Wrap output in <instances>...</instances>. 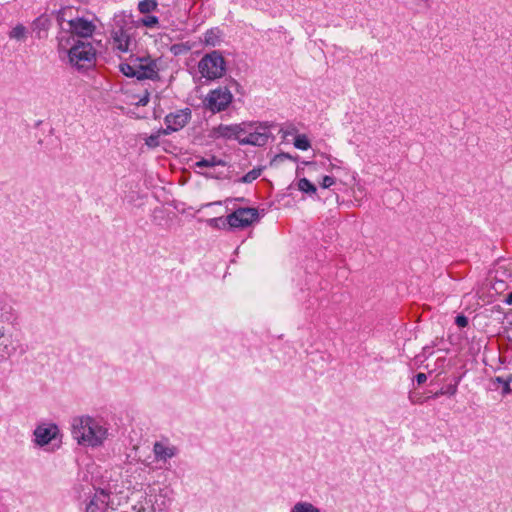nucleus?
Listing matches in <instances>:
<instances>
[{"instance_id": "f257e3e1", "label": "nucleus", "mask_w": 512, "mask_h": 512, "mask_svg": "<svg viewBox=\"0 0 512 512\" xmlns=\"http://www.w3.org/2000/svg\"><path fill=\"white\" fill-rule=\"evenodd\" d=\"M71 435L80 446L97 448L108 438L109 429L100 418L80 415L71 420Z\"/></svg>"}, {"instance_id": "f03ea898", "label": "nucleus", "mask_w": 512, "mask_h": 512, "mask_svg": "<svg viewBox=\"0 0 512 512\" xmlns=\"http://www.w3.org/2000/svg\"><path fill=\"white\" fill-rule=\"evenodd\" d=\"M58 52L61 58L67 57L70 65L77 69L90 67L96 56L91 43L81 41L67 33H61L58 37Z\"/></svg>"}, {"instance_id": "7ed1b4c3", "label": "nucleus", "mask_w": 512, "mask_h": 512, "mask_svg": "<svg viewBox=\"0 0 512 512\" xmlns=\"http://www.w3.org/2000/svg\"><path fill=\"white\" fill-rule=\"evenodd\" d=\"M119 69L125 76L135 77L138 80L154 79L157 77L155 63L147 58L131 59L128 63H121Z\"/></svg>"}, {"instance_id": "20e7f679", "label": "nucleus", "mask_w": 512, "mask_h": 512, "mask_svg": "<svg viewBox=\"0 0 512 512\" xmlns=\"http://www.w3.org/2000/svg\"><path fill=\"white\" fill-rule=\"evenodd\" d=\"M198 69L202 77L207 80L221 78L226 71V63L218 51L206 54L198 63Z\"/></svg>"}, {"instance_id": "39448f33", "label": "nucleus", "mask_w": 512, "mask_h": 512, "mask_svg": "<svg viewBox=\"0 0 512 512\" xmlns=\"http://www.w3.org/2000/svg\"><path fill=\"white\" fill-rule=\"evenodd\" d=\"M244 127L241 145L264 146L268 142L272 127L268 122L244 123Z\"/></svg>"}, {"instance_id": "423d86ee", "label": "nucleus", "mask_w": 512, "mask_h": 512, "mask_svg": "<svg viewBox=\"0 0 512 512\" xmlns=\"http://www.w3.org/2000/svg\"><path fill=\"white\" fill-rule=\"evenodd\" d=\"M233 95L227 87H218L211 90L205 100V107L213 113L225 110L232 102Z\"/></svg>"}, {"instance_id": "0eeeda50", "label": "nucleus", "mask_w": 512, "mask_h": 512, "mask_svg": "<svg viewBox=\"0 0 512 512\" xmlns=\"http://www.w3.org/2000/svg\"><path fill=\"white\" fill-rule=\"evenodd\" d=\"M259 213L256 208H239L228 215V225L231 229H243L258 221Z\"/></svg>"}, {"instance_id": "6e6552de", "label": "nucleus", "mask_w": 512, "mask_h": 512, "mask_svg": "<svg viewBox=\"0 0 512 512\" xmlns=\"http://www.w3.org/2000/svg\"><path fill=\"white\" fill-rule=\"evenodd\" d=\"M116 26L111 31L112 49L120 54L130 51L132 44L131 36L127 29L119 25V21L115 20Z\"/></svg>"}, {"instance_id": "1a4fd4ad", "label": "nucleus", "mask_w": 512, "mask_h": 512, "mask_svg": "<svg viewBox=\"0 0 512 512\" xmlns=\"http://www.w3.org/2000/svg\"><path fill=\"white\" fill-rule=\"evenodd\" d=\"M191 119V110L189 108L177 110L165 117L166 128L163 129V135L181 130Z\"/></svg>"}, {"instance_id": "9d476101", "label": "nucleus", "mask_w": 512, "mask_h": 512, "mask_svg": "<svg viewBox=\"0 0 512 512\" xmlns=\"http://www.w3.org/2000/svg\"><path fill=\"white\" fill-rule=\"evenodd\" d=\"M153 454L156 462L166 463L178 454V448L169 439L162 438L154 443Z\"/></svg>"}, {"instance_id": "9b49d317", "label": "nucleus", "mask_w": 512, "mask_h": 512, "mask_svg": "<svg viewBox=\"0 0 512 512\" xmlns=\"http://www.w3.org/2000/svg\"><path fill=\"white\" fill-rule=\"evenodd\" d=\"M67 24L70 32L66 33L73 35L75 38L76 36L83 38L90 37L95 31V25L84 18L71 19L67 21Z\"/></svg>"}, {"instance_id": "f8f14e48", "label": "nucleus", "mask_w": 512, "mask_h": 512, "mask_svg": "<svg viewBox=\"0 0 512 512\" xmlns=\"http://www.w3.org/2000/svg\"><path fill=\"white\" fill-rule=\"evenodd\" d=\"M59 429L55 424H42L34 431L35 443L39 446L49 444L58 434Z\"/></svg>"}, {"instance_id": "ddd939ff", "label": "nucleus", "mask_w": 512, "mask_h": 512, "mask_svg": "<svg viewBox=\"0 0 512 512\" xmlns=\"http://www.w3.org/2000/svg\"><path fill=\"white\" fill-rule=\"evenodd\" d=\"M110 496L104 490L96 491L85 505V512H102L109 503Z\"/></svg>"}, {"instance_id": "4468645a", "label": "nucleus", "mask_w": 512, "mask_h": 512, "mask_svg": "<svg viewBox=\"0 0 512 512\" xmlns=\"http://www.w3.org/2000/svg\"><path fill=\"white\" fill-rule=\"evenodd\" d=\"M244 123L234 125H220L217 128V134L220 137L226 139H235L241 144V138L243 135Z\"/></svg>"}, {"instance_id": "2eb2a0df", "label": "nucleus", "mask_w": 512, "mask_h": 512, "mask_svg": "<svg viewBox=\"0 0 512 512\" xmlns=\"http://www.w3.org/2000/svg\"><path fill=\"white\" fill-rule=\"evenodd\" d=\"M15 318L12 299L5 293H0V323L11 322Z\"/></svg>"}, {"instance_id": "dca6fc26", "label": "nucleus", "mask_w": 512, "mask_h": 512, "mask_svg": "<svg viewBox=\"0 0 512 512\" xmlns=\"http://www.w3.org/2000/svg\"><path fill=\"white\" fill-rule=\"evenodd\" d=\"M226 162L214 155L201 158L194 163V168L198 169V173H202L201 170L204 168H213L215 166H225Z\"/></svg>"}, {"instance_id": "f3484780", "label": "nucleus", "mask_w": 512, "mask_h": 512, "mask_svg": "<svg viewBox=\"0 0 512 512\" xmlns=\"http://www.w3.org/2000/svg\"><path fill=\"white\" fill-rule=\"evenodd\" d=\"M290 512H321L313 503L308 501H298L290 509Z\"/></svg>"}, {"instance_id": "a211bd4d", "label": "nucleus", "mask_w": 512, "mask_h": 512, "mask_svg": "<svg viewBox=\"0 0 512 512\" xmlns=\"http://www.w3.org/2000/svg\"><path fill=\"white\" fill-rule=\"evenodd\" d=\"M220 30L210 29L204 35V43L209 46H216L220 42Z\"/></svg>"}, {"instance_id": "6ab92c4d", "label": "nucleus", "mask_w": 512, "mask_h": 512, "mask_svg": "<svg viewBox=\"0 0 512 512\" xmlns=\"http://www.w3.org/2000/svg\"><path fill=\"white\" fill-rule=\"evenodd\" d=\"M493 383L498 384L499 386L502 387L503 395H507V394L511 393V391H512V388H511L512 375H509L507 378L498 376L493 380Z\"/></svg>"}, {"instance_id": "aec40b11", "label": "nucleus", "mask_w": 512, "mask_h": 512, "mask_svg": "<svg viewBox=\"0 0 512 512\" xmlns=\"http://www.w3.org/2000/svg\"><path fill=\"white\" fill-rule=\"evenodd\" d=\"M298 189L306 194L313 195L316 194L317 188L311 183L307 178H301L298 181Z\"/></svg>"}, {"instance_id": "412c9836", "label": "nucleus", "mask_w": 512, "mask_h": 512, "mask_svg": "<svg viewBox=\"0 0 512 512\" xmlns=\"http://www.w3.org/2000/svg\"><path fill=\"white\" fill-rule=\"evenodd\" d=\"M207 224L212 228L227 229V228H229L228 216L226 218H224V217L210 218L207 220Z\"/></svg>"}, {"instance_id": "4be33fe9", "label": "nucleus", "mask_w": 512, "mask_h": 512, "mask_svg": "<svg viewBox=\"0 0 512 512\" xmlns=\"http://www.w3.org/2000/svg\"><path fill=\"white\" fill-rule=\"evenodd\" d=\"M157 8V2L155 0H141L138 4V10L142 14H148Z\"/></svg>"}, {"instance_id": "5701e85b", "label": "nucleus", "mask_w": 512, "mask_h": 512, "mask_svg": "<svg viewBox=\"0 0 512 512\" xmlns=\"http://www.w3.org/2000/svg\"><path fill=\"white\" fill-rule=\"evenodd\" d=\"M294 146L299 150H308L311 147L310 141L306 135H296L294 139Z\"/></svg>"}, {"instance_id": "b1692460", "label": "nucleus", "mask_w": 512, "mask_h": 512, "mask_svg": "<svg viewBox=\"0 0 512 512\" xmlns=\"http://www.w3.org/2000/svg\"><path fill=\"white\" fill-rule=\"evenodd\" d=\"M262 169L261 168H254L248 173H246L239 182L241 183H251L254 180H256L261 175Z\"/></svg>"}, {"instance_id": "393cba45", "label": "nucleus", "mask_w": 512, "mask_h": 512, "mask_svg": "<svg viewBox=\"0 0 512 512\" xmlns=\"http://www.w3.org/2000/svg\"><path fill=\"white\" fill-rule=\"evenodd\" d=\"M26 35V28L23 25L15 26L9 33L10 38L23 40Z\"/></svg>"}, {"instance_id": "a878e982", "label": "nucleus", "mask_w": 512, "mask_h": 512, "mask_svg": "<svg viewBox=\"0 0 512 512\" xmlns=\"http://www.w3.org/2000/svg\"><path fill=\"white\" fill-rule=\"evenodd\" d=\"M163 134V129L162 130H159L158 132L154 133V134H151L150 136H148L146 139H145V144L149 147V148H156L159 146L160 144V141H159V138H160V135Z\"/></svg>"}, {"instance_id": "bb28decb", "label": "nucleus", "mask_w": 512, "mask_h": 512, "mask_svg": "<svg viewBox=\"0 0 512 512\" xmlns=\"http://www.w3.org/2000/svg\"><path fill=\"white\" fill-rule=\"evenodd\" d=\"M142 25L148 28H154L158 25L159 19L156 16L153 15H146L141 19Z\"/></svg>"}, {"instance_id": "cd10ccee", "label": "nucleus", "mask_w": 512, "mask_h": 512, "mask_svg": "<svg viewBox=\"0 0 512 512\" xmlns=\"http://www.w3.org/2000/svg\"><path fill=\"white\" fill-rule=\"evenodd\" d=\"M459 381H460V378H458L456 380L455 384H450V385L446 386V388L444 390H442L440 393L447 394L450 396L455 395L457 392V386H458Z\"/></svg>"}, {"instance_id": "c85d7f7f", "label": "nucleus", "mask_w": 512, "mask_h": 512, "mask_svg": "<svg viewBox=\"0 0 512 512\" xmlns=\"http://www.w3.org/2000/svg\"><path fill=\"white\" fill-rule=\"evenodd\" d=\"M335 183V179L331 176H324L321 182V187L327 189Z\"/></svg>"}, {"instance_id": "c756f323", "label": "nucleus", "mask_w": 512, "mask_h": 512, "mask_svg": "<svg viewBox=\"0 0 512 512\" xmlns=\"http://www.w3.org/2000/svg\"><path fill=\"white\" fill-rule=\"evenodd\" d=\"M455 323L458 327H466L468 325V319L467 317H465L464 315H458L456 318H455Z\"/></svg>"}, {"instance_id": "7c9ffc66", "label": "nucleus", "mask_w": 512, "mask_h": 512, "mask_svg": "<svg viewBox=\"0 0 512 512\" xmlns=\"http://www.w3.org/2000/svg\"><path fill=\"white\" fill-rule=\"evenodd\" d=\"M148 102H149V93L147 91H145L144 95L139 98L137 104L141 105V106H145V105H147Z\"/></svg>"}, {"instance_id": "2f4dec72", "label": "nucleus", "mask_w": 512, "mask_h": 512, "mask_svg": "<svg viewBox=\"0 0 512 512\" xmlns=\"http://www.w3.org/2000/svg\"><path fill=\"white\" fill-rule=\"evenodd\" d=\"M426 380H427V376H426V374H425V373H418V374L416 375V381H417V383H418L419 385H421V384L425 383V382H426Z\"/></svg>"}, {"instance_id": "473e14b6", "label": "nucleus", "mask_w": 512, "mask_h": 512, "mask_svg": "<svg viewBox=\"0 0 512 512\" xmlns=\"http://www.w3.org/2000/svg\"><path fill=\"white\" fill-rule=\"evenodd\" d=\"M504 302L507 305H512V291L506 295Z\"/></svg>"}, {"instance_id": "72a5a7b5", "label": "nucleus", "mask_w": 512, "mask_h": 512, "mask_svg": "<svg viewBox=\"0 0 512 512\" xmlns=\"http://www.w3.org/2000/svg\"><path fill=\"white\" fill-rule=\"evenodd\" d=\"M67 12V9H63L59 12V15H58V20L62 23L64 21V16Z\"/></svg>"}, {"instance_id": "f704fd0d", "label": "nucleus", "mask_w": 512, "mask_h": 512, "mask_svg": "<svg viewBox=\"0 0 512 512\" xmlns=\"http://www.w3.org/2000/svg\"><path fill=\"white\" fill-rule=\"evenodd\" d=\"M4 336H5V328L0 327V339L3 338Z\"/></svg>"}, {"instance_id": "c9c22d12", "label": "nucleus", "mask_w": 512, "mask_h": 512, "mask_svg": "<svg viewBox=\"0 0 512 512\" xmlns=\"http://www.w3.org/2000/svg\"><path fill=\"white\" fill-rule=\"evenodd\" d=\"M292 133H293L292 131H286L284 134H285V136H287V135H291Z\"/></svg>"}, {"instance_id": "e433bc0d", "label": "nucleus", "mask_w": 512, "mask_h": 512, "mask_svg": "<svg viewBox=\"0 0 512 512\" xmlns=\"http://www.w3.org/2000/svg\"><path fill=\"white\" fill-rule=\"evenodd\" d=\"M172 50L175 52V54L177 53V51H176V46H173V47H172Z\"/></svg>"}, {"instance_id": "4c0bfd02", "label": "nucleus", "mask_w": 512, "mask_h": 512, "mask_svg": "<svg viewBox=\"0 0 512 512\" xmlns=\"http://www.w3.org/2000/svg\"><path fill=\"white\" fill-rule=\"evenodd\" d=\"M330 167L331 169H335V165H333L332 163H330Z\"/></svg>"}]
</instances>
